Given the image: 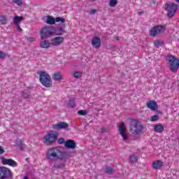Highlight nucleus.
Returning a JSON list of instances; mask_svg holds the SVG:
<instances>
[{
  "label": "nucleus",
  "mask_w": 179,
  "mask_h": 179,
  "mask_svg": "<svg viewBox=\"0 0 179 179\" xmlns=\"http://www.w3.org/2000/svg\"><path fill=\"white\" fill-rule=\"evenodd\" d=\"M45 155L48 160H50V162H59L53 164L54 169H64L66 166L65 163L69 159L68 153L61 151L57 147L48 149Z\"/></svg>",
  "instance_id": "nucleus-1"
},
{
  "label": "nucleus",
  "mask_w": 179,
  "mask_h": 179,
  "mask_svg": "<svg viewBox=\"0 0 179 179\" xmlns=\"http://www.w3.org/2000/svg\"><path fill=\"white\" fill-rule=\"evenodd\" d=\"M38 75H39V80L43 86L45 87H52V80H51V76H50L48 73L41 71L38 72Z\"/></svg>",
  "instance_id": "nucleus-2"
},
{
  "label": "nucleus",
  "mask_w": 179,
  "mask_h": 179,
  "mask_svg": "<svg viewBox=\"0 0 179 179\" xmlns=\"http://www.w3.org/2000/svg\"><path fill=\"white\" fill-rule=\"evenodd\" d=\"M58 136H59V133L57 131L51 130L43 137V143L50 146V145H52L54 142H57Z\"/></svg>",
  "instance_id": "nucleus-3"
},
{
  "label": "nucleus",
  "mask_w": 179,
  "mask_h": 179,
  "mask_svg": "<svg viewBox=\"0 0 179 179\" xmlns=\"http://www.w3.org/2000/svg\"><path fill=\"white\" fill-rule=\"evenodd\" d=\"M129 131L132 135L136 136V135H141L142 134V131H143V127L142 124L138 121H132L130 124Z\"/></svg>",
  "instance_id": "nucleus-4"
},
{
  "label": "nucleus",
  "mask_w": 179,
  "mask_h": 179,
  "mask_svg": "<svg viewBox=\"0 0 179 179\" xmlns=\"http://www.w3.org/2000/svg\"><path fill=\"white\" fill-rule=\"evenodd\" d=\"M55 33V28L54 27H44L40 31L41 38V40L43 38H49V37L54 36Z\"/></svg>",
  "instance_id": "nucleus-5"
},
{
  "label": "nucleus",
  "mask_w": 179,
  "mask_h": 179,
  "mask_svg": "<svg viewBox=\"0 0 179 179\" xmlns=\"http://www.w3.org/2000/svg\"><path fill=\"white\" fill-rule=\"evenodd\" d=\"M166 59L169 62L171 71L174 73L177 72L179 68V59L173 55L167 56Z\"/></svg>",
  "instance_id": "nucleus-6"
},
{
  "label": "nucleus",
  "mask_w": 179,
  "mask_h": 179,
  "mask_svg": "<svg viewBox=\"0 0 179 179\" xmlns=\"http://www.w3.org/2000/svg\"><path fill=\"white\" fill-rule=\"evenodd\" d=\"M165 9L168 12V17L171 18L176 15V12H177V9H178V5L174 3L167 2L165 5Z\"/></svg>",
  "instance_id": "nucleus-7"
},
{
  "label": "nucleus",
  "mask_w": 179,
  "mask_h": 179,
  "mask_svg": "<svg viewBox=\"0 0 179 179\" xmlns=\"http://www.w3.org/2000/svg\"><path fill=\"white\" fill-rule=\"evenodd\" d=\"M119 134L122 136L123 141L127 142L128 141V138H129V133L127 131V126L125 123L121 122L118 126Z\"/></svg>",
  "instance_id": "nucleus-8"
},
{
  "label": "nucleus",
  "mask_w": 179,
  "mask_h": 179,
  "mask_svg": "<svg viewBox=\"0 0 179 179\" xmlns=\"http://www.w3.org/2000/svg\"><path fill=\"white\" fill-rule=\"evenodd\" d=\"M56 22H61L62 23H64L65 18L61 17H57L56 18H54V17H52V16H50V15L47 16L46 23L48 24H55Z\"/></svg>",
  "instance_id": "nucleus-9"
},
{
  "label": "nucleus",
  "mask_w": 179,
  "mask_h": 179,
  "mask_svg": "<svg viewBox=\"0 0 179 179\" xmlns=\"http://www.w3.org/2000/svg\"><path fill=\"white\" fill-rule=\"evenodd\" d=\"M64 41H65V38L63 36H56L51 40V45L53 47H59V45H62L64 44Z\"/></svg>",
  "instance_id": "nucleus-10"
},
{
  "label": "nucleus",
  "mask_w": 179,
  "mask_h": 179,
  "mask_svg": "<svg viewBox=\"0 0 179 179\" xmlns=\"http://www.w3.org/2000/svg\"><path fill=\"white\" fill-rule=\"evenodd\" d=\"M1 163L4 166H10V167H17V162L13 159H6L4 157L1 158Z\"/></svg>",
  "instance_id": "nucleus-11"
},
{
  "label": "nucleus",
  "mask_w": 179,
  "mask_h": 179,
  "mask_svg": "<svg viewBox=\"0 0 179 179\" xmlns=\"http://www.w3.org/2000/svg\"><path fill=\"white\" fill-rule=\"evenodd\" d=\"M8 177H12V172L9 169L6 167L0 168V178H8Z\"/></svg>",
  "instance_id": "nucleus-12"
},
{
  "label": "nucleus",
  "mask_w": 179,
  "mask_h": 179,
  "mask_svg": "<svg viewBox=\"0 0 179 179\" xmlns=\"http://www.w3.org/2000/svg\"><path fill=\"white\" fill-rule=\"evenodd\" d=\"M69 125L65 122H60L57 124H54L52 125V129L55 131H59L60 129H66Z\"/></svg>",
  "instance_id": "nucleus-13"
},
{
  "label": "nucleus",
  "mask_w": 179,
  "mask_h": 179,
  "mask_svg": "<svg viewBox=\"0 0 179 179\" xmlns=\"http://www.w3.org/2000/svg\"><path fill=\"white\" fill-rule=\"evenodd\" d=\"M66 25L65 24H62V25L59 26L57 29H55L54 36H64L65 34V29Z\"/></svg>",
  "instance_id": "nucleus-14"
},
{
  "label": "nucleus",
  "mask_w": 179,
  "mask_h": 179,
  "mask_svg": "<svg viewBox=\"0 0 179 179\" xmlns=\"http://www.w3.org/2000/svg\"><path fill=\"white\" fill-rule=\"evenodd\" d=\"M91 44L94 48H100V46L101 45V40L99 36H94L92 39Z\"/></svg>",
  "instance_id": "nucleus-15"
},
{
  "label": "nucleus",
  "mask_w": 179,
  "mask_h": 179,
  "mask_svg": "<svg viewBox=\"0 0 179 179\" xmlns=\"http://www.w3.org/2000/svg\"><path fill=\"white\" fill-rule=\"evenodd\" d=\"M64 146L68 149H75L76 148V143L73 140H67L64 143Z\"/></svg>",
  "instance_id": "nucleus-16"
},
{
  "label": "nucleus",
  "mask_w": 179,
  "mask_h": 179,
  "mask_svg": "<svg viewBox=\"0 0 179 179\" xmlns=\"http://www.w3.org/2000/svg\"><path fill=\"white\" fill-rule=\"evenodd\" d=\"M40 46L41 48H50L51 47V42L48 40H45V38L41 39Z\"/></svg>",
  "instance_id": "nucleus-17"
},
{
  "label": "nucleus",
  "mask_w": 179,
  "mask_h": 179,
  "mask_svg": "<svg viewBox=\"0 0 179 179\" xmlns=\"http://www.w3.org/2000/svg\"><path fill=\"white\" fill-rule=\"evenodd\" d=\"M147 107L150 108V110L155 111L157 107V103L155 101H150L147 103Z\"/></svg>",
  "instance_id": "nucleus-18"
},
{
  "label": "nucleus",
  "mask_w": 179,
  "mask_h": 179,
  "mask_svg": "<svg viewBox=\"0 0 179 179\" xmlns=\"http://www.w3.org/2000/svg\"><path fill=\"white\" fill-rule=\"evenodd\" d=\"M166 30V25H158L157 26V34H163Z\"/></svg>",
  "instance_id": "nucleus-19"
},
{
  "label": "nucleus",
  "mask_w": 179,
  "mask_h": 179,
  "mask_svg": "<svg viewBox=\"0 0 179 179\" xmlns=\"http://www.w3.org/2000/svg\"><path fill=\"white\" fill-rule=\"evenodd\" d=\"M23 17H19L17 15L13 17V22L15 25L20 24V22H22Z\"/></svg>",
  "instance_id": "nucleus-20"
},
{
  "label": "nucleus",
  "mask_w": 179,
  "mask_h": 179,
  "mask_svg": "<svg viewBox=\"0 0 179 179\" xmlns=\"http://www.w3.org/2000/svg\"><path fill=\"white\" fill-rule=\"evenodd\" d=\"M157 34V26L153 27L150 31V36L155 37Z\"/></svg>",
  "instance_id": "nucleus-21"
},
{
  "label": "nucleus",
  "mask_w": 179,
  "mask_h": 179,
  "mask_svg": "<svg viewBox=\"0 0 179 179\" xmlns=\"http://www.w3.org/2000/svg\"><path fill=\"white\" fill-rule=\"evenodd\" d=\"M54 80H61V79H62V76L61 75V73L59 72H57V73H55L53 74V76H52Z\"/></svg>",
  "instance_id": "nucleus-22"
},
{
  "label": "nucleus",
  "mask_w": 179,
  "mask_h": 179,
  "mask_svg": "<svg viewBox=\"0 0 179 179\" xmlns=\"http://www.w3.org/2000/svg\"><path fill=\"white\" fill-rule=\"evenodd\" d=\"M108 5L110 8H115L118 5V0H110L108 2Z\"/></svg>",
  "instance_id": "nucleus-23"
},
{
  "label": "nucleus",
  "mask_w": 179,
  "mask_h": 179,
  "mask_svg": "<svg viewBox=\"0 0 179 179\" xmlns=\"http://www.w3.org/2000/svg\"><path fill=\"white\" fill-rule=\"evenodd\" d=\"M104 171H105V173H106V174H113V173H115L114 169H113V168H111L110 166H106L104 169Z\"/></svg>",
  "instance_id": "nucleus-24"
},
{
  "label": "nucleus",
  "mask_w": 179,
  "mask_h": 179,
  "mask_svg": "<svg viewBox=\"0 0 179 179\" xmlns=\"http://www.w3.org/2000/svg\"><path fill=\"white\" fill-rule=\"evenodd\" d=\"M83 73L82 71H76L74 72L73 76L76 78V79H79V78H82V75Z\"/></svg>",
  "instance_id": "nucleus-25"
},
{
  "label": "nucleus",
  "mask_w": 179,
  "mask_h": 179,
  "mask_svg": "<svg viewBox=\"0 0 179 179\" xmlns=\"http://www.w3.org/2000/svg\"><path fill=\"white\" fill-rule=\"evenodd\" d=\"M129 160L131 163H136L138 162V157L134 155H132L129 157Z\"/></svg>",
  "instance_id": "nucleus-26"
},
{
  "label": "nucleus",
  "mask_w": 179,
  "mask_h": 179,
  "mask_svg": "<svg viewBox=\"0 0 179 179\" xmlns=\"http://www.w3.org/2000/svg\"><path fill=\"white\" fill-rule=\"evenodd\" d=\"M0 23H1V24H6V23H8V20H6V17L1 15Z\"/></svg>",
  "instance_id": "nucleus-27"
},
{
  "label": "nucleus",
  "mask_w": 179,
  "mask_h": 179,
  "mask_svg": "<svg viewBox=\"0 0 179 179\" xmlns=\"http://www.w3.org/2000/svg\"><path fill=\"white\" fill-rule=\"evenodd\" d=\"M13 3H15L18 6H22L23 5V0H12Z\"/></svg>",
  "instance_id": "nucleus-28"
},
{
  "label": "nucleus",
  "mask_w": 179,
  "mask_h": 179,
  "mask_svg": "<svg viewBox=\"0 0 179 179\" xmlns=\"http://www.w3.org/2000/svg\"><path fill=\"white\" fill-rule=\"evenodd\" d=\"M163 131H164V127L161 124H157V132L162 133Z\"/></svg>",
  "instance_id": "nucleus-29"
},
{
  "label": "nucleus",
  "mask_w": 179,
  "mask_h": 179,
  "mask_svg": "<svg viewBox=\"0 0 179 179\" xmlns=\"http://www.w3.org/2000/svg\"><path fill=\"white\" fill-rule=\"evenodd\" d=\"M29 96H30V92L29 91L22 92V97H24V99H27Z\"/></svg>",
  "instance_id": "nucleus-30"
},
{
  "label": "nucleus",
  "mask_w": 179,
  "mask_h": 179,
  "mask_svg": "<svg viewBox=\"0 0 179 179\" xmlns=\"http://www.w3.org/2000/svg\"><path fill=\"white\" fill-rule=\"evenodd\" d=\"M77 113L79 114V115H86L87 114V111L85 110H78Z\"/></svg>",
  "instance_id": "nucleus-31"
},
{
  "label": "nucleus",
  "mask_w": 179,
  "mask_h": 179,
  "mask_svg": "<svg viewBox=\"0 0 179 179\" xmlns=\"http://www.w3.org/2000/svg\"><path fill=\"white\" fill-rule=\"evenodd\" d=\"M8 55H6L3 52H0V59H3L4 58H6Z\"/></svg>",
  "instance_id": "nucleus-32"
},
{
  "label": "nucleus",
  "mask_w": 179,
  "mask_h": 179,
  "mask_svg": "<svg viewBox=\"0 0 179 179\" xmlns=\"http://www.w3.org/2000/svg\"><path fill=\"white\" fill-rule=\"evenodd\" d=\"M57 142H58V143H59V145H61V144H62V143H65V138H60L58 139Z\"/></svg>",
  "instance_id": "nucleus-33"
},
{
  "label": "nucleus",
  "mask_w": 179,
  "mask_h": 179,
  "mask_svg": "<svg viewBox=\"0 0 179 179\" xmlns=\"http://www.w3.org/2000/svg\"><path fill=\"white\" fill-rule=\"evenodd\" d=\"M69 106L71 108H73L75 107V100L70 101Z\"/></svg>",
  "instance_id": "nucleus-34"
},
{
  "label": "nucleus",
  "mask_w": 179,
  "mask_h": 179,
  "mask_svg": "<svg viewBox=\"0 0 179 179\" xmlns=\"http://www.w3.org/2000/svg\"><path fill=\"white\" fill-rule=\"evenodd\" d=\"M163 166V162L161 161H157V169H160V167H162Z\"/></svg>",
  "instance_id": "nucleus-35"
},
{
  "label": "nucleus",
  "mask_w": 179,
  "mask_h": 179,
  "mask_svg": "<svg viewBox=\"0 0 179 179\" xmlns=\"http://www.w3.org/2000/svg\"><path fill=\"white\" fill-rule=\"evenodd\" d=\"M150 121H152V122L157 121V115H155L154 116H152L151 119H150Z\"/></svg>",
  "instance_id": "nucleus-36"
},
{
  "label": "nucleus",
  "mask_w": 179,
  "mask_h": 179,
  "mask_svg": "<svg viewBox=\"0 0 179 179\" xmlns=\"http://www.w3.org/2000/svg\"><path fill=\"white\" fill-rule=\"evenodd\" d=\"M152 168L157 169V161H155L153 163H152Z\"/></svg>",
  "instance_id": "nucleus-37"
},
{
  "label": "nucleus",
  "mask_w": 179,
  "mask_h": 179,
  "mask_svg": "<svg viewBox=\"0 0 179 179\" xmlns=\"http://www.w3.org/2000/svg\"><path fill=\"white\" fill-rule=\"evenodd\" d=\"M163 44H164V41H162V40H158L157 41V45H163Z\"/></svg>",
  "instance_id": "nucleus-38"
},
{
  "label": "nucleus",
  "mask_w": 179,
  "mask_h": 179,
  "mask_svg": "<svg viewBox=\"0 0 179 179\" xmlns=\"http://www.w3.org/2000/svg\"><path fill=\"white\" fill-rule=\"evenodd\" d=\"M35 38L33 37L27 38V41H29L30 43H33V41H35Z\"/></svg>",
  "instance_id": "nucleus-39"
},
{
  "label": "nucleus",
  "mask_w": 179,
  "mask_h": 179,
  "mask_svg": "<svg viewBox=\"0 0 179 179\" xmlns=\"http://www.w3.org/2000/svg\"><path fill=\"white\" fill-rule=\"evenodd\" d=\"M3 153H5V150L0 145V155H3Z\"/></svg>",
  "instance_id": "nucleus-40"
},
{
  "label": "nucleus",
  "mask_w": 179,
  "mask_h": 179,
  "mask_svg": "<svg viewBox=\"0 0 179 179\" xmlns=\"http://www.w3.org/2000/svg\"><path fill=\"white\" fill-rule=\"evenodd\" d=\"M96 12H97V10H96V9H92V10H90V15H94V13H96Z\"/></svg>",
  "instance_id": "nucleus-41"
},
{
  "label": "nucleus",
  "mask_w": 179,
  "mask_h": 179,
  "mask_svg": "<svg viewBox=\"0 0 179 179\" xmlns=\"http://www.w3.org/2000/svg\"><path fill=\"white\" fill-rule=\"evenodd\" d=\"M15 26L17 27V31H22V28H20V24H17Z\"/></svg>",
  "instance_id": "nucleus-42"
},
{
  "label": "nucleus",
  "mask_w": 179,
  "mask_h": 179,
  "mask_svg": "<svg viewBox=\"0 0 179 179\" xmlns=\"http://www.w3.org/2000/svg\"><path fill=\"white\" fill-rule=\"evenodd\" d=\"M154 129H155V131H157V125H155V126Z\"/></svg>",
  "instance_id": "nucleus-43"
},
{
  "label": "nucleus",
  "mask_w": 179,
  "mask_h": 179,
  "mask_svg": "<svg viewBox=\"0 0 179 179\" xmlns=\"http://www.w3.org/2000/svg\"><path fill=\"white\" fill-rule=\"evenodd\" d=\"M143 11H140L138 12V15H143Z\"/></svg>",
  "instance_id": "nucleus-44"
},
{
  "label": "nucleus",
  "mask_w": 179,
  "mask_h": 179,
  "mask_svg": "<svg viewBox=\"0 0 179 179\" xmlns=\"http://www.w3.org/2000/svg\"><path fill=\"white\" fill-rule=\"evenodd\" d=\"M23 179H29V178H27V176H24Z\"/></svg>",
  "instance_id": "nucleus-45"
},
{
  "label": "nucleus",
  "mask_w": 179,
  "mask_h": 179,
  "mask_svg": "<svg viewBox=\"0 0 179 179\" xmlns=\"http://www.w3.org/2000/svg\"><path fill=\"white\" fill-rule=\"evenodd\" d=\"M116 40H120V37L119 36H116Z\"/></svg>",
  "instance_id": "nucleus-46"
},
{
  "label": "nucleus",
  "mask_w": 179,
  "mask_h": 179,
  "mask_svg": "<svg viewBox=\"0 0 179 179\" xmlns=\"http://www.w3.org/2000/svg\"><path fill=\"white\" fill-rule=\"evenodd\" d=\"M178 3H179V0H175Z\"/></svg>",
  "instance_id": "nucleus-47"
},
{
  "label": "nucleus",
  "mask_w": 179,
  "mask_h": 179,
  "mask_svg": "<svg viewBox=\"0 0 179 179\" xmlns=\"http://www.w3.org/2000/svg\"><path fill=\"white\" fill-rule=\"evenodd\" d=\"M158 114H162V112H159V111H158Z\"/></svg>",
  "instance_id": "nucleus-48"
},
{
  "label": "nucleus",
  "mask_w": 179,
  "mask_h": 179,
  "mask_svg": "<svg viewBox=\"0 0 179 179\" xmlns=\"http://www.w3.org/2000/svg\"><path fill=\"white\" fill-rule=\"evenodd\" d=\"M155 45H157V43H156V42H155Z\"/></svg>",
  "instance_id": "nucleus-49"
},
{
  "label": "nucleus",
  "mask_w": 179,
  "mask_h": 179,
  "mask_svg": "<svg viewBox=\"0 0 179 179\" xmlns=\"http://www.w3.org/2000/svg\"><path fill=\"white\" fill-rule=\"evenodd\" d=\"M92 1H96V0H92Z\"/></svg>",
  "instance_id": "nucleus-50"
}]
</instances>
